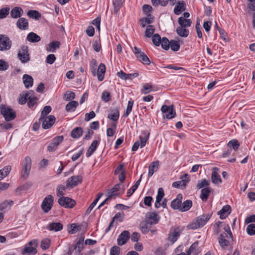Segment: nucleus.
<instances>
[{
  "instance_id": "69168bd1",
  "label": "nucleus",
  "mask_w": 255,
  "mask_h": 255,
  "mask_svg": "<svg viewBox=\"0 0 255 255\" xmlns=\"http://www.w3.org/2000/svg\"><path fill=\"white\" fill-rule=\"evenodd\" d=\"M93 47L96 52H99L101 49V40L100 38L93 41Z\"/></svg>"
},
{
  "instance_id": "9b49d317",
  "label": "nucleus",
  "mask_w": 255,
  "mask_h": 255,
  "mask_svg": "<svg viewBox=\"0 0 255 255\" xmlns=\"http://www.w3.org/2000/svg\"><path fill=\"white\" fill-rule=\"evenodd\" d=\"M63 136L62 135L57 136L53 138L47 146V150L49 152L55 151L58 146L63 141Z\"/></svg>"
},
{
  "instance_id": "09e8293b",
  "label": "nucleus",
  "mask_w": 255,
  "mask_h": 255,
  "mask_svg": "<svg viewBox=\"0 0 255 255\" xmlns=\"http://www.w3.org/2000/svg\"><path fill=\"white\" fill-rule=\"evenodd\" d=\"M38 99L33 94H30V97L28 99L27 105L29 108L32 109L36 104Z\"/></svg>"
},
{
  "instance_id": "5701e85b",
  "label": "nucleus",
  "mask_w": 255,
  "mask_h": 255,
  "mask_svg": "<svg viewBox=\"0 0 255 255\" xmlns=\"http://www.w3.org/2000/svg\"><path fill=\"white\" fill-rule=\"evenodd\" d=\"M105 72L106 66L105 64L101 63L99 65L98 70H96V75H97L99 81H102L104 80Z\"/></svg>"
},
{
  "instance_id": "2f4dec72",
  "label": "nucleus",
  "mask_w": 255,
  "mask_h": 255,
  "mask_svg": "<svg viewBox=\"0 0 255 255\" xmlns=\"http://www.w3.org/2000/svg\"><path fill=\"white\" fill-rule=\"evenodd\" d=\"M121 186V184H117L113 187V188L108 193L109 198H112L114 197L118 196L120 194Z\"/></svg>"
},
{
  "instance_id": "680f3d73",
  "label": "nucleus",
  "mask_w": 255,
  "mask_h": 255,
  "mask_svg": "<svg viewBox=\"0 0 255 255\" xmlns=\"http://www.w3.org/2000/svg\"><path fill=\"white\" fill-rule=\"evenodd\" d=\"M160 45L163 49L167 50L169 48L170 42L166 37H163L160 43Z\"/></svg>"
},
{
  "instance_id": "c756f323",
  "label": "nucleus",
  "mask_w": 255,
  "mask_h": 255,
  "mask_svg": "<svg viewBox=\"0 0 255 255\" xmlns=\"http://www.w3.org/2000/svg\"><path fill=\"white\" fill-rule=\"evenodd\" d=\"M231 212V207L230 205L224 206L219 212L220 217L221 219H225Z\"/></svg>"
},
{
  "instance_id": "393cba45",
  "label": "nucleus",
  "mask_w": 255,
  "mask_h": 255,
  "mask_svg": "<svg viewBox=\"0 0 255 255\" xmlns=\"http://www.w3.org/2000/svg\"><path fill=\"white\" fill-rule=\"evenodd\" d=\"M46 229L50 231L58 232L63 229V225L60 223H50L47 226Z\"/></svg>"
},
{
  "instance_id": "39448f33",
  "label": "nucleus",
  "mask_w": 255,
  "mask_h": 255,
  "mask_svg": "<svg viewBox=\"0 0 255 255\" xmlns=\"http://www.w3.org/2000/svg\"><path fill=\"white\" fill-rule=\"evenodd\" d=\"M225 229L227 233L221 234L218 239L219 244L223 250L226 249L230 244L229 241L227 240L228 238V234H229V236L231 238H233V237L230 228L229 226H228L227 228H225Z\"/></svg>"
},
{
  "instance_id": "49530a36",
  "label": "nucleus",
  "mask_w": 255,
  "mask_h": 255,
  "mask_svg": "<svg viewBox=\"0 0 255 255\" xmlns=\"http://www.w3.org/2000/svg\"><path fill=\"white\" fill-rule=\"evenodd\" d=\"M212 181L213 183L219 184L221 183L222 180L220 175L216 171H213L211 175Z\"/></svg>"
},
{
  "instance_id": "603ef678",
  "label": "nucleus",
  "mask_w": 255,
  "mask_h": 255,
  "mask_svg": "<svg viewBox=\"0 0 255 255\" xmlns=\"http://www.w3.org/2000/svg\"><path fill=\"white\" fill-rule=\"evenodd\" d=\"M97 65V62L95 59H92L90 63V70L93 76L96 75V67Z\"/></svg>"
},
{
  "instance_id": "ea45409f",
  "label": "nucleus",
  "mask_w": 255,
  "mask_h": 255,
  "mask_svg": "<svg viewBox=\"0 0 255 255\" xmlns=\"http://www.w3.org/2000/svg\"><path fill=\"white\" fill-rule=\"evenodd\" d=\"M210 192L211 190L209 187L202 189L201 190L200 195V198L201 200L203 201H206L207 200Z\"/></svg>"
},
{
  "instance_id": "dca6fc26",
  "label": "nucleus",
  "mask_w": 255,
  "mask_h": 255,
  "mask_svg": "<svg viewBox=\"0 0 255 255\" xmlns=\"http://www.w3.org/2000/svg\"><path fill=\"white\" fill-rule=\"evenodd\" d=\"M39 121L41 122H42V127L44 129H48L51 128L55 122V118L54 116L52 115L46 117H44L42 120Z\"/></svg>"
},
{
  "instance_id": "2eb2a0df",
  "label": "nucleus",
  "mask_w": 255,
  "mask_h": 255,
  "mask_svg": "<svg viewBox=\"0 0 255 255\" xmlns=\"http://www.w3.org/2000/svg\"><path fill=\"white\" fill-rule=\"evenodd\" d=\"M181 180L174 182L172 183V187L176 188H184L189 181V177L187 174H183Z\"/></svg>"
},
{
  "instance_id": "58836bf2",
  "label": "nucleus",
  "mask_w": 255,
  "mask_h": 255,
  "mask_svg": "<svg viewBox=\"0 0 255 255\" xmlns=\"http://www.w3.org/2000/svg\"><path fill=\"white\" fill-rule=\"evenodd\" d=\"M192 206V202L190 200L185 201L182 204H181L180 211L181 212H185L188 211Z\"/></svg>"
},
{
  "instance_id": "864d4df0",
  "label": "nucleus",
  "mask_w": 255,
  "mask_h": 255,
  "mask_svg": "<svg viewBox=\"0 0 255 255\" xmlns=\"http://www.w3.org/2000/svg\"><path fill=\"white\" fill-rule=\"evenodd\" d=\"M155 28L153 25H148L146 28L145 35L147 37H150L153 34Z\"/></svg>"
},
{
  "instance_id": "79ce46f5",
  "label": "nucleus",
  "mask_w": 255,
  "mask_h": 255,
  "mask_svg": "<svg viewBox=\"0 0 255 255\" xmlns=\"http://www.w3.org/2000/svg\"><path fill=\"white\" fill-rule=\"evenodd\" d=\"M27 14L28 17L35 19L36 20L39 19L41 17V14L37 10H29Z\"/></svg>"
},
{
  "instance_id": "a19ab883",
  "label": "nucleus",
  "mask_w": 255,
  "mask_h": 255,
  "mask_svg": "<svg viewBox=\"0 0 255 255\" xmlns=\"http://www.w3.org/2000/svg\"><path fill=\"white\" fill-rule=\"evenodd\" d=\"M84 246V238H80L78 241L77 242L74 249L76 253L79 254L82 251Z\"/></svg>"
},
{
  "instance_id": "4d7b16f0",
  "label": "nucleus",
  "mask_w": 255,
  "mask_h": 255,
  "mask_svg": "<svg viewBox=\"0 0 255 255\" xmlns=\"http://www.w3.org/2000/svg\"><path fill=\"white\" fill-rule=\"evenodd\" d=\"M171 50L174 51H177L179 50L180 45L179 42L175 40H171L170 41V46Z\"/></svg>"
},
{
  "instance_id": "0eeeda50",
  "label": "nucleus",
  "mask_w": 255,
  "mask_h": 255,
  "mask_svg": "<svg viewBox=\"0 0 255 255\" xmlns=\"http://www.w3.org/2000/svg\"><path fill=\"white\" fill-rule=\"evenodd\" d=\"M132 51L137 59L142 64L144 65H149L150 64V61L148 57L140 48L134 47Z\"/></svg>"
},
{
  "instance_id": "ddd939ff",
  "label": "nucleus",
  "mask_w": 255,
  "mask_h": 255,
  "mask_svg": "<svg viewBox=\"0 0 255 255\" xmlns=\"http://www.w3.org/2000/svg\"><path fill=\"white\" fill-rule=\"evenodd\" d=\"M58 203L66 208H72L75 205V201L74 200L64 196L60 197L58 200Z\"/></svg>"
},
{
  "instance_id": "cd10ccee",
  "label": "nucleus",
  "mask_w": 255,
  "mask_h": 255,
  "mask_svg": "<svg viewBox=\"0 0 255 255\" xmlns=\"http://www.w3.org/2000/svg\"><path fill=\"white\" fill-rule=\"evenodd\" d=\"M159 166V161L158 160L153 161L150 163L148 167V177H151L153 173L156 172L158 169Z\"/></svg>"
},
{
  "instance_id": "bb28decb",
  "label": "nucleus",
  "mask_w": 255,
  "mask_h": 255,
  "mask_svg": "<svg viewBox=\"0 0 255 255\" xmlns=\"http://www.w3.org/2000/svg\"><path fill=\"white\" fill-rule=\"evenodd\" d=\"M182 198V195L181 194H178L177 196V198L174 199L171 202V207L173 209H178L180 210V208H181V199Z\"/></svg>"
},
{
  "instance_id": "f03ea898",
  "label": "nucleus",
  "mask_w": 255,
  "mask_h": 255,
  "mask_svg": "<svg viewBox=\"0 0 255 255\" xmlns=\"http://www.w3.org/2000/svg\"><path fill=\"white\" fill-rule=\"evenodd\" d=\"M149 134L147 130L142 131L139 136L140 142L138 141H136L132 145V150L135 151L139 146L140 148L144 147L149 139Z\"/></svg>"
},
{
  "instance_id": "de8ad7c7",
  "label": "nucleus",
  "mask_w": 255,
  "mask_h": 255,
  "mask_svg": "<svg viewBox=\"0 0 255 255\" xmlns=\"http://www.w3.org/2000/svg\"><path fill=\"white\" fill-rule=\"evenodd\" d=\"M78 105V103L75 101L69 102L66 106V110L67 112L74 111Z\"/></svg>"
},
{
  "instance_id": "6e6552de",
  "label": "nucleus",
  "mask_w": 255,
  "mask_h": 255,
  "mask_svg": "<svg viewBox=\"0 0 255 255\" xmlns=\"http://www.w3.org/2000/svg\"><path fill=\"white\" fill-rule=\"evenodd\" d=\"M54 198L51 195L45 197L41 204V209L44 213H47L52 208L53 204Z\"/></svg>"
},
{
  "instance_id": "4468645a",
  "label": "nucleus",
  "mask_w": 255,
  "mask_h": 255,
  "mask_svg": "<svg viewBox=\"0 0 255 255\" xmlns=\"http://www.w3.org/2000/svg\"><path fill=\"white\" fill-rule=\"evenodd\" d=\"M83 177L81 175H75L69 178L66 181L67 187L73 188L82 183Z\"/></svg>"
},
{
  "instance_id": "a18cd8bd",
  "label": "nucleus",
  "mask_w": 255,
  "mask_h": 255,
  "mask_svg": "<svg viewBox=\"0 0 255 255\" xmlns=\"http://www.w3.org/2000/svg\"><path fill=\"white\" fill-rule=\"evenodd\" d=\"M60 42L57 41H52L48 44L47 50L49 51L54 52L56 49L59 48Z\"/></svg>"
},
{
  "instance_id": "f3484780",
  "label": "nucleus",
  "mask_w": 255,
  "mask_h": 255,
  "mask_svg": "<svg viewBox=\"0 0 255 255\" xmlns=\"http://www.w3.org/2000/svg\"><path fill=\"white\" fill-rule=\"evenodd\" d=\"M180 235L179 228H176L174 230L171 229L168 235L167 241L171 244H173L178 240Z\"/></svg>"
},
{
  "instance_id": "f704fd0d",
  "label": "nucleus",
  "mask_w": 255,
  "mask_h": 255,
  "mask_svg": "<svg viewBox=\"0 0 255 255\" xmlns=\"http://www.w3.org/2000/svg\"><path fill=\"white\" fill-rule=\"evenodd\" d=\"M83 129L81 127L74 128L71 132V136L74 138H79L83 133Z\"/></svg>"
},
{
  "instance_id": "412c9836",
  "label": "nucleus",
  "mask_w": 255,
  "mask_h": 255,
  "mask_svg": "<svg viewBox=\"0 0 255 255\" xmlns=\"http://www.w3.org/2000/svg\"><path fill=\"white\" fill-rule=\"evenodd\" d=\"M174 8V12L176 15H179L181 12L186 9V4L183 0H178Z\"/></svg>"
},
{
  "instance_id": "774afa93",
  "label": "nucleus",
  "mask_w": 255,
  "mask_h": 255,
  "mask_svg": "<svg viewBox=\"0 0 255 255\" xmlns=\"http://www.w3.org/2000/svg\"><path fill=\"white\" fill-rule=\"evenodd\" d=\"M9 7H4L0 9V18H4L6 17L9 12Z\"/></svg>"
},
{
  "instance_id": "423d86ee",
  "label": "nucleus",
  "mask_w": 255,
  "mask_h": 255,
  "mask_svg": "<svg viewBox=\"0 0 255 255\" xmlns=\"http://www.w3.org/2000/svg\"><path fill=\"white\" fill-rule=\"evenodd\" d=\"M37 240H33L28 244H26L24 247V249L22 252L23 255L28 254V255H35L37 253L36 247L37 246Z\"/></svg>"
},
{
  "instance_id": "4be33fe9",
  "label": "nucleus",
  "mask_w": 255,
  "mask_h": 255,
  "mask_svg": "<svg viewBox=\"0 0 255 255\" xmlns=\"http://www.w3.org/2000/svg\"><path fill=\"white\" fill-rule=\"evenodd\" d=\"M34 94L32 91H28L26 92H23L20 94L19 98V103L21 105L25 104L30 97V94Z\"/></svg>"
},
{
  "instance_id": "0e129e2a",
  "label": "nucleus",
  "mask_w": 255,
  "mask_h": 255,
  "mask_svg": "<svg viewBox=\"0 0 255 255\" xmlns=\"http://www.w3.org/2000/svg\"><path fill=\"white\" fill-rule=\"evenodd\" d=\"M75 93L70 91H67L64 95V99L67 101H71L75 98Z\"/></svg>"
},
{
  "instance_id": "e433bc0d",
  "label": "nucleus",
  "mask_w": 255,
  "mask_h": 255,
  "mask_svg": "<svg viewBox=\"0 0 255 255\" xmlns=\"http://www.w3.org/2000/svg\"><path fill=\"white\" fill-rule=\"evenodd\" d=\"M40 37L34 32H30L27 36V40L31 42H37L40 40Z\"/></svg>"
},
{
  "instance_id": "f257e3e1",
  "label": "nucleus",
  "mask_w": 255,
  "mask_h": 255,
  "mask_svg": "<svg viewBox=\"0 0 255 255\" xmlns=\"http://www.w3.org/2000/svg\"><path fill=\"white\" fill-rule=\"evenodd\" d=\"M211 218L210 214H204L196 218L195 222L188 225L187 228L188 229L195 230L204 226Z\"/></svg>"
},
{
  "instance_id": "c03bdc74",
  "label": "nucleus",
  "mask_w": 255,
  "mask_h": 255,
  "mask_svg": "<svg viewBox=\"0 0 255 255\" xmlns=\"http://www.w3.org/2000/svg\"><path fill=\"white\" fill-rule=\"evenodd\" d=\"M125 0H114L113 5L114 6V11L115 13H117L122 7Z\"/></svg>"
},
{
  "instance_id": "6ab92c4d",
  "label": "nucleus",
  "mask_w": 255,
  "mask_h": 255,
  "mask_svg": "<svg viewBox=\"0 0 255 255\" xmlns=\"http://www.w3.org/2000/svg\"><path fill=\"white\" fill-rule=\"evenodd\" d=\"M130 237V233L128 231H123L119 236L117 240L118 244L120 246L125 245Z\"/></svg>"
},
{
  "instance_id": "8fccbe9b",
  "label": "nucleus",
  "mask_w": 255,
  "mask_h": 255,
  "mask_svg": "<svg viewBox=\"0 0 255 255\" xmlns=\"http://www.w3.org/2000/svg\"><path fill=\"white\" fill-rule=\"evenodd\" d=\"M227 145L230 148L233 147L235 151H237L239 148L240 143L238 140L233 139L228 142Z\"/></svg>"
},
{
  "instance_id": "473e14b6",
  "label": "nucleus",
  "mask_w": 255,
  "mask_h": 255,
  "mask_svg": "<svg viewBox=\"0 0 255 255\" xmlns=\"http://www.w3.org/2000/svg\"><path fill=\"white\" fill-rule=\"evenodd\" d=\"M22 79L24 86L26 88H28L32 86L33 79L31 76L27 74H24L23 75Z\"/></svg>"
},
{
  "instance_id": "1a4fd4ad",
  "label": "nucleus",
  "mask_w": 255,
  "mask_h": 255,
  "mask_svg": "<svg viewBox=\"0 0 255 255\" xmlns=\"http://www.w3.org/2000/svg\"><path fill=\"white\" fill-rule=\"evenodd\" d=\"M11 45V41L7 36L0 34V51L9 50Z\"/></svg>"
},
{
  "instance_id": "b1692460",
  "label": "nucleus",
  "mask_w": 255,
  "mask_h": 255,
  "mask_svg": "<svg viewBox=\"0 0 255 255\" xmlns=\"http://www.w3.org/2000/svg\"><path fill=\"white\" fill-rule=\"evenodd\" d=\"M17 27L21 30H27L28 29V22L25 18H19L16 22Z\"/></svg>"
},
{
  "instance_id": "3c124183",
  "label": "nucleus",
  "mask_w": 255,
  "mask_h": 255,
  "mask_svg": "<svg viewBox=\"0 0 255 255\" xmlns=\"http://www.w3.org/2000/svg\"><path fill=\"white\" fill-rule=\"evenodd\" d=\"M102 195V193L98 194L97 198L95 199V200L91 203L89 208L87 209V210L86 211L87 214H89L92 211V210L95 207L97 202H98L99 200L101 198Z\"/></svg>"
},
{
  "instance_id": "e2e57ef3",
  "label": "nucleus",
  "mask_w": 255,
  "mask_h": 255,
  "mask_svg": "<svg viewBox=\"0 0 255 255\" xmlns=\"http://www.w3.org/2000/svg\"><path fill=\"white\" fill-rule=\"evenodd\" d=\"M153 6H157L159 5L165 6L167 4V0H151Z\"/></svg>"
},
{
  "instance_id": "338daca9",
  "label": "nucleus",
  "mask_w": 255,
  "mask_h": 255,
  "mask_svg": "<svg viewBox=\"0 0 255 255\" xmlns=\"http://www.w3.org/2000/svg\"><path fill=\"white\" fill-rule=\"evenodd\" d=\"M247 233L250 236L255 235V224H251L249 225L246 229Z\"/></svg>"
},
{
  "instance_id": "37998d69",
  "label": "nucleus",
  "mask_w": 255,
  "mask_h": 255,
  "mask_svg": "<svg viewBox=\"0 0 255 255\" xmlns=\"http://www.w3.org/2000/svg\"><path fill=\"white\" fill-rule=\"evenodd\" d=\"M176 31L178 35L183 37H187L189 33L188 29L180 26L177 28Z\"/></svg>"
},
{
  "instance_id": "13d9d810",
  "label": "nucleus",
  "mask_w": 255,
  "mask_h": 255,
  "mask_svg": "<svg viewBox=\"0 0 255 255\" xmlns=\"http://www.w3.org/2000/svg\"><path fill=\"white\" fill-rule=\"evenodd\" d=\"M66 190V187L63 185L57 186L56 188V194L57 196H63L64 195Z\"/></svg>"
},
{
  "instance_id": "7ed1b4c3",
  "label": "nucleus",
  "mask_w": 255,
  "mask_h": 255,
  "mask_svg": "<svg viewBox=\"0 0 255 255\" xmlns=\"http://www.w3.org/2000/svg\"><path fill=\"white\" fill-rule=\"evenodd\" d=\"M21 176L22 178L26 179L28 176L31 167V159L27 156L22 160Z\"/></svg>"
},
{
  "instance_id": "f8f14e48",
  "label": "nucleus",
  "mask_w": 255,
  "mask_h": 255,
  "mask_svg": "<svg viewBox=\"0 0 255 255\" xmlns=\"http://www.w3.org/2000/svg\"><path fill=\"white\" fill-rule=\"evenodd\" d=\"M18 57L23 63H27L30 60L27 46H23L21 47L18 53Z\"/></svg>"
},
{
  "instance_id": "c85d7f7f",
  "label": "nucleus",
  "mask_w": 255,
  "mask_h": 255,
  "mask_svg": "<svg viewBox=\"0 0 255 255\" xmlns=\"http://www.w3.org/2000/svg\"><path fill=\"white\" fill-rule=\"evenodd\" d=\"M13 205V202L11 200H6L0 204V211L5 212L10 209Z\"/></svg>"
},
{
  "instance_id": "9d476101",
  "label": "nucleus",
  "mask_w": 255,
  "mask_h": 255,
  "mask_svg": "<svg viewBox=\"0 0 255 255\" xmlns=\"http://www.w3.org/2000/svg\"><path fill=\"white\" fill-rule=\"evenodd\" d=\"M161 111L163 114V117L168 119H171L175 117L176 112L173 106L163 105L161 108Z\"/></svg>"
},
{
  "instance_id": "bf43d9fd",
  "label": "nucleus",
  "mask_w": 255,
  "mask_h": 255,
  "mask_svg": "<svg viewBox=\"0 0 255 255\" xmlns=\"http://www.w3.org/2000/svg\"><path fill=\"white\" fill-rule=\"evenodd\" d=\"M133 105V101L131 100L128 101L126 111L123 115L124 117H127L130 114L132 111Z\"/></svg>"
},
{
  "instance_id": "a878e982",
  "label": "nucleus",
  "mask_w": 255,
  "mask_h": 255,
  "mask_svg": "<svg viewBox=\"0 0 255 255\" xmlns=\"http://www.w3.org/2000/svg\"><path fill=\"white\" fill-rule=\"evenodd\" d=\"M100 141V140H94L92 142L86 154V155L87 157H89L90 156H91L92 154L95 151V150H96L97 148L99 145Z\"/></svg>"
},
{
  "instance_id": "5fc2aeb1",
  "label": "nucleus",
  "mask_w": 255,
  "mask_h": 255,
  "mask_svg": "<svg viewBox=\"0 0 255 255\" xmlns=\"http://www.w3.org/2000/svg\"><path fill=\"white\" fill-rule=\"evenodd\" d=\"M152 40L155 46H159L160 45L162 39L158 34H154L152 37Z\"/></svg>"
},
{
  "instance_id": "4c0bfd02",
  "label": "nucleus",
  "mask_w": 255,
  "mask_h": 255,
  "mask_svg": "<svg viewBox=\"0 0 255 255\" xmlns=\"http://www.w3.org/2000/svg\"><path fill=\"white\" fill-rule=\"evenodd\" d=\"M178 22L180 27L184 28L190 26L192 23L190 19H185L183 17H180L178 18Z\"/></svg>"
},
{
  "instance_id": "c9c22d12",
  "label": "nucleus",
  "mask_w": 255,
  "mask_h": 255,
  "mask_svg": "<svg viewBox=\"0 0 255 255\" xmlns=\"http://www.w3.org/2000/svg\"><path fill=\"white\" fill-rule=\"evenodd\" d=\"M11 169V166L7 165L0 170V181L9 174Z\"/></svg>"
},
{
  "instance_id": "6e6d98bb",
  "label": "nucleus",
  "mask_w": 255,
  "mask_h": 255,
  "mask_svg": "<svg viewBox=\"0 0 255 255\" xmlns=\"http://www.w3.org/2000/svg\"><path fill=\"white\" fill-rule=\"evenodd\" d=\"M50 245V240L48 238H45L41 241L40 247L42 250L48 249Z\"/></svg>"
},
{
  "instance_id": "7c9ffc66",
  "label": "nucleus",
  "mask_w": 255,
  "mask_h": 255,
  "mask_svg": "<svg viewBox=\"0 0 255 255\" xmlns=\"http://www.w3.org/2000/svg\"><path fill=\"white\" fill-rule=\"evenodd\" d=\"M23 13L22 9L20 7H15L10 11V15L12 18L20 17Z\"/></svg>"
},
{
  "instance_id": "72a5a7b5",
  "label": "nucleus",
  "mask_w": 255,
  "mask_h": 255,
  "mask_svg": "<svg viewBox=\"0 0 255 255\" xmlns=\"http://www.w3.org/2000/svg\"><path fill=\"white\" fill-rule=\"evenodd\" d=\"M153 87L150 83H145L142 85L141 93L142 94H147L153 91Z\"/></svg>"
},
{
  "instance_id": "aec40b11",
  "label": "nucleus",
  "mask_w": 255,
  "mask_h": 255,
  "mask_svg": "<svg viewBox=\"0 0 255 255\" xmlns=\"http://www.w3.org/2000/svg\"><path fill=\"white\" fill-rule=\"evenodd\" d=\"M120 117V112L117 107L110 108L109 111L108 118L114 122L117 121Z\"/></svg>"
},
{
  "instance_id": "20e7f679",
  "label": "nucleus",
  "mask_w": 255,
  "mask_h": 255,
  "mask_svg": "<svg viewBox=\"0 0 255 255\" xmlns=\"http://www.w3.org/2000/svg\"><path fill=\"white\" fill-rule=\"evenodd\" d=\"M1 114L4 118L6 121H12L16 117V113L14 110L9 107L1 105L0 107Z\"/></svg>"
},
{
  "instance_id": "052dcab7",
  "label": "nucleus",
  "mask_w": 255,
  "mask_h": 255,
  "mask_svg": "<svg viewBox=\"0 0 255 255\" xmlns=\"http://www.w3.org/2000/svg\"><path fill=\"white\" fill-rule=\"evenodd\" d=\"M51 111V108L49 106H45L41 112V115L39 118L40 120H42Z\"/></svg>"
},
{
  "instance_id": "a211bd4d",
  "label": "nucleus",
  "mask_w": 255,
  "mask_h": 255,
  "mask_svg": "<svg viewBox=\"0 0 255 255\" xmlns=\"http://www.w3.org/2000/svg\"><path fill=\"white\" fill-rule=\"evenodd\" d=\"M159 220L157 214L154 212L148 213L146 215V222L149 225L156 224Z\"/></svg>"
}]
</instances>
